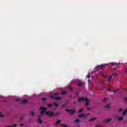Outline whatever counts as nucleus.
<instances>
[{
  "label": "nucleus",
  "mask_w": 127,
  "mask_h": 127,
  "mask_svg": "<svg viewBox=\"0 0 127 127\" xmlns=\"http://www.w3.org/2000/svg\"><path fill=\"white\" fill-rule=\"evenodd\" d=\"M15 101H16V102H18V101H19V99H15Z\"/></svg>",
  "instance_id": "e433bc0d"
},
{
  "label": "nucleus",
  "mask_w": 127,
  "mask_h": 127,
  "mask_svg": "<svg viewBox=\"0 0 127 127\" xmlns=\"http://www.w3.org/2000/svg\"><path fill=\"white\" fill-rule=\"evenodd\" d=\"M47 106L49 107V108H51V107H52V104H48Z\"/></svg>",
  "instance_id": "a878e982"
},
{
  "label": "nucleus",
  "mask_w": 127,
  "mask_h": 127,
  "mask_svg": "<svg viewBox=\"0 0 127 127\" xmlns=\"http://www.w3.org/2000/svg\"><path fill=\"white\" fill-rule=\"evenodd\" d=\"M112 78H113V75H112L109 76V79H108V82H110V79H112Z\"/></svg>",
  "instance_id": "b1692460"
},
{
  "label": "nucleus",
  "mask_w": 127,
  "mask_h": 127,
  "mask_svg": "<svg viewBox=\"0 0 127 127\" xmlns=\"http://www.w3.org/2000/svg\"><path fill=\"white\" fill-rule=\"evenodd\" d=\"M42 100V101H46V98H44Z\"/></svg>",
  "instance_id": "2f4dec72"
},
{
  "label": "nucleus",
  "mask_w": 127,
  "mask_h": 127,
  "mask_svg": "<svg viewBox=\"0 0 127 127\" xmlns=\"http://www.w3.org/2000/svg\"><path fill=\"white\" fill-rule=\"evenodd\" d=\"M30 115L31 117H33V116H34V113L33 112H30Z\"/></svg>",
  "instance_id": "6ab92c4d"
},
{
  "label": "nucleus",
  "mask_w": 127,
  "mask_h": 127,
  "mask_svg": "<svg viewBox=\"0 0 127 127\" xmlns=\"http://www.w3.org/2000/svg\"><path fill=\"white\" fill-rule=\"evenodd\" d=\"M109 99V98H105L103 99V102H106L107 100Z\"/></svg>",
  "instance_id": "393cba45"
},
{
  "label": "nucleus",
  "mask_w": 127,
  "mask_h": 127,
  "mask_svg": "<svg viewBox=\"0 0 127 127\" xmlns=\"http://www.w3.org/2000/svg\"><path fill=\"white\" fill-rule=\"evenodd\" d=\"M84 117H89V114H87L85 115L84 114H81L80 115H78V118H84Z\"/></svg>",
  "instance_id": "423d86ee"
},
{
  "label": "nucleus",
  "mask_w": 127,
  "mask_h": 127,
  "mask_svg": "<svg viewBox=\"0 0 127 127\" xmlns=\"http://www.w3.org/2000/svg\"><path fill=\"white\" fill-rule=\"evenodd\" d=\"M41 118H42V116L40 115L39 116V119H38V122L40 124V125H41V124H42V121H41V119H41Z\"/></svg>",
  "instance_id": "0eeeda50"
},
{
  "label": "nucleus",
  "mask_w": 127,
  "mask_h": 127,
  "mask_svg": "<svg viewBox=\"0 0 127 127\" xmlns=\"http://www.w3.org/2000/svg\"><path fill=\"white\" fill-rule=\"evenodd\" d=\"M83 112V109H81L78 111V113H82Z\"/></svg>",
  "instance_id": "cd10ccee"
},
{
  "label": "nucleus",
  "mask_w": 127,
  "mask_h": 127,
  "mask_svg": "<svg viewBox=\"0 0 127 127\" xmlns=\"http://www.w3.org/2000/svg\"><path fill=\"white\" fill-rule=\"evenodd\" d=\"M118 75V73H114L112 74L113 76H115V75Z\"/></svg>",
  "instance_id": "c85d7f7f"
},
{
  "label": "nucleus",
  "mask_w": 127,
  "mask_h": 127,
  "mask_svg": "<svg viewBox=\"0 0 127 127\" xmlns=\"http://www.w3.org/2000/svg\"><path fill=\"white\" fill-rule=\"evenodd\" d=\"M20 127H23V124H20Z\"/></svg>",
  "instance_id": "58836bf2"
},
{
  "label": "nucleus",
  "mask_w": 127,
  "mask_h": 127,
  "mask_svg": "<svg viewBox=\"0 0 127 127\" xmlns=\"http://www.w3.org/2000/svg\"><path fill=\"white\" fill-rule=\"evenodd\" d=\"M2 117H3V115L0 114V117L2 118Z\"/></svg>",
  "instance_id": "c756f323"
},
{
  "label": "nucleus",
  "mask_w": 127,
  "mask_h": 127,
  "mask_svg": "<svg viewBox=\"0 0 127 127\" xmlns=\"http://www.w3.org/2000/svg\"><path fill=\"white\" fill-rule=\"evenodd\" d=\"M87 78H90L91 76H90V74H88L87 75Z\"/></svg>",
  "instance_id": "c9c22d12"
},
{
  "label": "nucleus",
  "mask_w": 127,
  "mask_h": 127,
  "mask_svg": "<svg viewBox=\"0 0 127 127\" xmlns=\"http://www.w3.org/2000/svg\"><path fill=\"white\" fill-rule=\"evenodd\" d=\"M66 107V104H63L62 105V108H65Z\"/></svg>",
  "instance_id": "bb28decb"
},
{
  "label": "nucleus",
  "mask_w": 127,
  "mask_h": 127,
  "mask_svg": "<svg viewBox=\"0 0 127 127\" xmlns=\"http://www.w3.org/2000/svg\"><path fill=\"white\" fill-rule=\"evenodd\" d=\"M54 106H55V107H56V108H57V107H58L59 106V105H58V103L57 102H54L53 103Z\"/></svg>",
  "instance_id": "9d476101"
},
{
  "label": "nucleus",
  "mask_w": 127,
  "mask_h": 127,
  "mask_svg": "<svg viewBox=\"0 0 127 127\" xmlns=\"http://www.w3.org/2000/svg\"><path fill=\"white\" fill-rule=\"evenodd\" d=\"M60 113L59 112H57L55 114H54V117H56L57 116H59V115H60Z\"/></svg>",
  "instance_id": "412c9836"
},
{
  "label": "nucleus",
  "mask_w": 127,
  "mask_h": 127,
  "mask_svg": "<svg viewBox=\"0 0 127 127\" xmlns=\"http://www.w3.org/2000/svg\"><path fill=\"white\" fill-rule=\"evenodd\" d=\"M104 66V64L98 65L97 68H99V67H100V68H103Z\"/></svg>",
  "instance_id": "f8f14e48"
},
{
  "label": "nucleus",
  "mask_w": 127,
  "mask_h": 127,
  "mask_svg": "<svg viewBox=\"0 0 127 127\" xmlns=\"http://www.w3.org/2000/svg\"><path fill=\"white\" fill-rule=\"evenodd\" d=\"M16 126H17L16 124H14L13 126H6L5 127H16Z\"/></svg>",
  "instance_id": "aec40b11"
},
{
  "label": "nucleus",
  "mask_w": 127,
  "mask_h": 127,
  "mask_svg": "<svg viewBox=\"0 0 127 127\" xmlns=\"http://www.w3.org/2000/svg\"><path fill=\"white\" fill-rule=\"evenodd\" d=\"M77 84L79 87H81V86L82 85V81H78Z\"/></svg>",
  "instance_id": "6e6552de"
},
{
  "label": "nucleus",
  "mask_w": 127,
  "mask_h": 127,
  "mask_svg": "<svg viewBox=\"0 0 127 127\" xmlns=\"http://www.w3.org/2000/svg\"><path fill=\"white\" fill-rule=\"evenodd\" d=\"M107 91H108L109 92H111V88L107 89Z\"/></svg>",
  "instance_id": "473e14b6"
},
{
  "label": "nucleus",
  "mask_w": 127,
  "mask_h": 127,
  "mask_svg": "<svg viewBox=\"0 0 127 127\" xmlns=\"http://www.w3.org/2000/svg\"><path fill=\"white\" fill-rule=\"evenodd\" d=\"M110 88H112V86H110Z\"/></svg>",
  "instance_id": "37998d69"
},
{
  "label": "nucleus",
  "mask_w": 127,
  "mask_h": 127,
  "mask_svg": "<svg viewBox=\"0 0 127 127\" xmlns=\"http://www.w3.org/2000/svg\"><path fill=\"white\" fill-rule=\"evenodd\" d=\"M65 111L66 112H69V113H70V114L71 115H74V114H75V110H69L68 109H66Z\"/></svg>",
  "instance_id": "20e7f679"
},
{
  "label": "nucleus",
  "mask_w": 127,
  "mask_h": 127,
  "mask_svg": "<svg viewBox=\"0 0 127 127\" xmlns=\"http://www.w3.org/2000/svg\"><path fill=\"white\" fill-rule=\"evenodd\" d=\"M40 111H41V115H43L44 113H45L46 111L47 110V109H46L44 107H41L39 109Z\"/></svg>",
  "instance_id": "7ed1b4c3"
},
{
  "label": "nucleus",
  "mask_w": 127,
  "mask_h": 127,
  "mask_svg": "<svg viewBox=\"0 0 127 127\" xmlns=\"http://www.w3.org/2000/svg\"><path fill=\"white\" fill-rule=\"evenodd\" d=\"M112 121V119H110L108 120L105 121V123H110Z\"/></svg>",
  "instance_id": "f3484780"
},
{
  "label": "nucleus",
  "mask_w": 127,
  "mask_h": 127,
  "mask_svg": "<svg viewBox=\"0 0 127 127\" xmlns=\"http://www.w3.org/2000/svg\"><path fill=\"white\" fill-rule=\"evenodd\" d=\"M119 91H120V89H118L116 90V91H114V93H115V92H119Z\"/></svg>",
  "instance_id": "f704fd0d"
},
{
  "label": "nucleus",
  "mask_w": 127,
  "mask_h": 127,
  "mask_svg": "<svg viewBox=\"0 0 127 127\" xmlns=\"http://www.w3.org/2000/svg\"><path fill=\"white\" fill-rule=\"evenodd\" d=\"M103 77H105V74H103Z\"/></svg>",
  "instance_id": "a19ab883"
},
{
  "label": "nucleus",
  "mask_w": 127,
  "mask_h": 127,
  "mask_svg": "<svg viewBox=\"0 0 127 127\" xmlns=\"http://www.w3.org/2000/svg\"><path fill=\"white\" fill-rule=\"evenodd\" d=\"M106 109H110L111 108V105L110 104H107L105 106Z\"/></svg>",
  "instance_id": "9b49d317"
},
{
  "label": "nucleus",
  "mask_w": 127,
  "mask_h": 127,
  "mask_svg": "<svg viewBox=\"0 0 127 127\" xmlns=\"http://www.w3.org/2000/svg\"><path fill=\"white\" fill-rule=\"evenodd\" d=\"M124 119V118L122 117H120L119 118V121H123V119Z\"/></svg>",
  "instance_id": "4be33fe9"
},
{
  "label": "nucleus",
  "mask_w": 127,
  "mask_h": 127,
  "mask_svg": "<svg viewBox=\"0 0 127 127\" xmlns=\"http://www.w3.org/2000/svg\"><path fill=\"white\" fill-rule=\"evenodd\" d=\"M112 66H119V64L116 63H111Z\"/></svg>",
  "instance_id": "1a4fd4ad"
},
{
  "label": "nucleus",
  "mask_w": 127,
  "mask_h": 127,
  "mask_svg": "<svg viewBox=\"0 0 127 127\" xmlns=\"http://www.w3.org/2000/svg\"><path fill=\"white\" fill-rule=\"evenodd\" d=\"M69 90H70V91H72L73 90V89L72 88H69Z\"/></svg>",
  "instance_id": "ea45409f"
},
{
  "label": "nucleus",
  "mask_w": 127,
  "mask_h": 127,
  "mask_svg": "<svg viewBox=\"0 0 127 127\" xmlns=\"http://www.w3.org/2000/svg\"><path fill=\"white\" fill-rule=\"evenodd\" d=\"M125 102H127V97H126V98H125Z\"/></svg>",
  "instance_id": "72a5a7b5"
},
{
  "label": "nucleus",
  "mask_w": 127,
  "mask_h": 127,
  "mask_svg": "<svg viewBox=\"0 0 127 127\" xmlns=\"http://www.w3.org/2000/svg\"><path fill=\"white\" fill-rule=\"evenodd\" d=\"M58 95V93H54L50 96V98L55 100L56 101H61V98L59 96H56Z\"/></svg>",
  "instance_id": "f257e3e1"
},
{
  "label": "nucleus",
  "mask_w": 127,
  "mask_h": 127,
  "mask_svg": "<svg viewBox=\"0 0 127 127\" xmlns=\"http://www.w3.org/2000/svg\"><path fill=\"white\" fill-rule=\"evenodd\" d=\"M96 120H97V118H93L90 119L89 121L94 122V121H96Z\"/></svg>",
  "instance_id": "ddd939ff"
},
{
  "label": "nucleus",
  "mask_w": 127,
  "mask_h": 127,
  "mask_svg": "<svg viewBox=\"0 0 127 127\" xmlns=\"http://www.w3.org/2000/svg\"><path fill=\"white\" fill-rule=\"evenodd\" d=\"M22 103H23V104H26V103H27V100H24L22 101Z\"/></svg>",
  "instance_id": "dca6fc26"
},
{
  "label": "nucleus",
  "mask_w": 127,
  "mask_h": 127,
  "mask_svg": "<svg viewBox=\"0 0 127 127\" xmlns=\"http://www.w3.org/2000/svg\"><path fill=\"white\" fill-rule=\"evenodd\" d=\"M62 126H63V127H68L67 126V125H63Z\"/></svg>",
  "instance_id": "7c9ffc66"
},
{
  "label": "nucleus",
  "mask_w": 127,
  "mask_h": 127,
  "mask_svg": "<svg viewBox=\"0 0 127 127\" xmlns=\"http://www.w3.org/2000/svg\"><path fill=\"white\" fill-rule=\"evenodd\" d=\"M87 110L89 111V110H90V109H89V108H88Z\"/></svg>",
  "instance_id": "79ce46f5"
},
{
  "label": "nucleus",
  "mask_w": 127,
  "mask_h": 127,
  "mask_svg": "<svg viewBox=\"0 0 127 127\" xmlns=\"http://www.w3.org/2000/svg\"><path fill=\"white\" fill-rule=\"evenodd\" d=\"M127 109L126 110V111L123 112V115H126L127 114Z\"/></svg>",
  "instance_id": "a211bd4d"
},
{
  "label": "nucleus",
  "mask_w": 127,
  "mask_h": 127,
  "mask_svg": "<svg viewBox=\"0 0 127 127\" xmlns=\"http://www.w3.org/2000/svg\"><path fill=\"white\" fill-rule=\"evenodd\" d=\"M60 123H61V121L58 120L57 121V122L56 123L55 126H57V125H59V124H60Z\"/></svg>",
  "instance_id": "4468645a"
},
{
  "label": "nucleus",
  "mask_w": 127,
  "mask_h": 127,
  "mask_svg": "<svg viewBox=\"0 0 127 127\" xmlns=\"http://www.w3.org/2000/svg\"><path fill=\"white\" fill-rule=\"evenodd\" d=\"M65 94H66V91H61V94L62 95H65Z\"/></svg>",
  "instance_id": "2eb2a0df"
},
{
  "label": "nucleus",
  "mask_w": 127,
  "mask_h": 127,
  "mask_svg": "<svg viewBox=\"0 0 127 127\" xmlns=\"http://www.w3.org/2000/svg\"><path fill=\"white\" fill-rule=\"evenodd\" d=\"M75 122V123H79L80 122V120L78 119H76Z\"/></svg>",
  "instance_id": "5701e85b"
},
{
  "label": "nucleus",
  "mask_w": 127,
  "mask_h": 127,
  "mask_svg": "<svg viewBox=\"0 0 127 127\" xmlns=\"http://www.w3.org/2000/svg\"><path fill=\"white\" fill-rule=\"evenodd\" d=\"M77 100L78 102H82L83 101H85V102H86L85 103L86 106H89V103L87 102L88 101H89V99L88 98H84V97H79Z\"/></svg>",
  "instance_id": "f03ea898"
},
{
  "label": "nucleus",
  "mask_w": 127,
  "mask_h": 127,
  "mask_svg": "<svg viewBox=\"0 0 127 127\" xmlns=\"http://www.w3.org/2000/svg\"><path fill=\"white\" fill-rule=\"evenodd\" d=\"M122 111H123V109H119V112H122Z\"/></svg>",
  "instance_id": "4c0bfd02"
},
{
  "label": "nucleus",
  "mask_w": 127,
  "mask_h": 127,
  "mask_svg": "<svg viewBox=\"0 0 127 127\" xmlns=\"http://www.w3.org/2000/svg\"><path fill=\"white\" fill-rule=\"evenodd\" d=\"M46 115H49L50 117H54V113L53 112H51L50 111H47L46 112Z\"/></svg>",
  "instance_id": "39448f33"
}]
</instances>
